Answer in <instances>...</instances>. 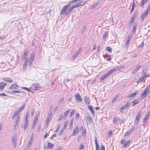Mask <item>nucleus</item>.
Instances as JSON below:
<instances>
[{"label":"nucleus","mask_w":150,"mask_h":150,"mask_svg":"<svg viewBox=\"0 0 150 150\" xmlns=\"http://www.w3.org/2000/svg\"><path fill=\"white\" fill-rule=\"evenodd\" d=\"M33 61V60H31L30 59L29 60V65L30 66H32Z\"/></svg>","instance_id":"51"},{"label":"nucleus","mask_w":150,"mask_h":150,"mask_svg":"<svg viewBox=\"0 0 150 150\" xmlns=\"http://www.w3.org/2000/svg\"><path fill=\"white\" fill-rule=\"evenodd\" d=\"M142 113L141 112H139L136 115V117L135 119V122L137 125L139 123V121L140 120V118L141 116Z\"/></svg>","instance_id":"2"},{"label":"nucleus","mask_w":150,"mask_h":150,"mask_svg":"<svg viewBox=\"0 0 150 150\" xmlns=\"http://www.w3.org/2000/svg\"><path fill=\"white\" fill-rule=\"evenodd\" d=\"M81 50L82 49L80 48L73 55L72 57V58L74 60L81 53Z\"/></svg>","instance_id":"4"},{"label":"nucleus","mask_w":150,"mask_h":150,"mask_svg":"<svg viewBox=\"0 0 150 150\" xmlns=\"http://www.w3.org/2000/svg\"><path fill=\"white\" fill-rule=\"evenodd\" d=\"M150 84L147 87L145 90L144 91H145L146 92H147L149 90V89L150 88Z\"/></svg>","instance_id":"52"},{"label":"nucleus","mask_w":150,"mask_h":150,"mask_svg":"<svg viewBox=\"0 0 150 150\" xmlns=\"http://www.w3.org/2000/svg\"><path fill=\"white\" fill-rule=\"evenodd\" d=\"M75 112V110H73L70 113V117L74 114Z\"/></svg>","instance_id":"57"},{"label":"nucleus","mask_w":150,"mask_h":150,"mask_svg":"<svg viewBox=\"0 0 150 150\" xmlns=\"http://www.w3.org/2000/svg\"><path fill=\"white\" fill-rule=\"evenodd\" d=\"M117 98H118V96H115L113 98V99L112 100V103H114L115 101V100L117 99Z\"/></svg>","instance_id":"49"},{"label":"nucleus","mask_w":150,"mask_h":150,"mask_svg":"<svg viewBox=\"0 0 150 150\" xmlns=\"http://www.w3.org/2000/svg\"><path fill=\"white\" fill-rule=\"evenodd\" d=\"M84 100L86 104H90V99L89 97L85 96L84 97Z\"/></svg>","instance_id":"15"},{"label":"nucleus","mask_w":150,"mask_h":150,"mask_svg":"<svg viewBox=\"0 0 150 150\" xmlns=\"http://www.w3.org/2000/svg\"><path fill=\"white\" fill-rule=\"evenodd\" d=\"M22 89H24V90H26L27 91H30L31 92H32V91H31V90H30L29 88H27V87H22V88H21Z\"/></svg>","instance_id":"40"},{"label":"nucleus","mask_w":150,"mask_h":150,"mask_svg":"<svg viewBox=\"0 0 150 150\" xmlns=\"http://www.w3.org/2000/svg\"><path fill=\"white\" fill-rule=\"evenodd\" d=\"M150 111H149V112H148L147 114L146 115H145V117H146V118H147L148 119V118H149V115H150Z\"/></svg>","instance_id":"50"},{"label":"nucleus","mask_w":150,"mask_h":150,"mask_svg":"<svg viewBox=\"0 0 150 150\" xmlns=\"http://www.w3.org/2000/svg\"><path fill=\"white\" fill-rule=\"evenodd\" d=\"M79 129L78 128L77 126H76L75 128L74 129L72 133V135L73 136H75L77 134L78 132H79Z\"/></svg>","instance_id":"5"},{"label":"nucleus","mask_w":150,"mask_h":150,"mask_svg":"<svg viewBox=\"0 0 150 150\" xmlns=\"http://www.w3.org/2000/svg\"><path fill=\"white\" fill-rule=\"evenodd\" d=\"M74 9L73 7L72 6L69 7L68 9V11L67 12V13H69L70 12L72 11Z\"/></svg>","instance_id":"42"},{"label":"nucleus","mask_w":150,"mask_h":150,"mask_svg":"<svg viewBox=\"0 0 150 150\" xmlns=\"http://www.w3.org/2000/svg\"><path fill=\"white\" fill-rule=\"evenodd\" d=\"M137 24L136 23H134V25L133 26V29L132 30V33L133 34L136 31V28L137 27Z\"/></svg>","instance_id":"24"},{"label":"nucleus","mask_w":150,"mask_h":150,"mask_svg":"<svg viewBox=\"0 0 150 150\" xmlns=\"http://www.w3.org/2000/svg\"><path fill=\"white\" fill-rule=\"evenodd\" d=\"M116 70V68H114L112 69L109 71L107 73H106L104 76H102L101 79L100 81L101 82L104 81L105 79L108 77V76L111 75Z\"/></svg>","instance_id":"1"},{"label":"nucleus","mask_w":150,"mask_h":150,"mask_svg":"<svg viewBox=\"0 0 150 150\" xmlns=\"http://www.w3.org/2000/svg\"><path fill=\"white\" fill-rule=\"evenodd\" d=\"M136 94V93H134L130 94L127 96V98H129L130 97H134Z\"/></svg>","instance_id":"30"},{"label":"nucleus","mask_w":150,"mask_h":150,"mask_svg":"<svg viewBox=\"0 0 150 150\" xmlns=\"http://www.w3.org/2000/svg\"><path fill=\"white\" fill-rule=\"evenodd\" d=\"M48 148V149H50L54 146V145L53 144L50 143L49 142H48L47 144Z\"/></svg>","instance_id":"27"},{"label":"nucleus","mask_w":150,"mask_h":150,"mask_svg":"<svg viewBox=\"0 0 150 150\" xmlns=\"http://www.w3.org/2000/svg\"><path fill=\"white\" fill-rule=\"evenodd\" d=\"M60 125H59L57 127V129H56L55 131V132H58L59 131V128H60Z\"/></svg>","instance_id":"59"},{"label":"nucleus","mask_w":150,"mask_h":150,"mask_svg":"<svg viewBox=\"0 0 150 150\" xmlns=\"http://www.w3.org/2000/svg\"><path fill=\"white\" fill-rule=\"evenodd\" d=\"M7 85V83L4 82H1L0 83V90L2 91L4 88V87Z\"/></svg>","instance_id":"8"},{"label":"nucleus","mask_w":150,"mask_h":150,"mask_svg":"<svg viewBox=\"0 0 150 150\" xmlns=\"http://www.w3.org/2000/svg\"><path fill=\"white\" fill-rule=\"evenodd\" d=\"M82 134V135L84 136H85L86 135V131L85 129H84L83 130Z\"/></svg>","instance_id":"45"},{"label":"nucleus","mask_w":150,"mask_h":150,"mask_svg":"<svg viewBox=\"0 0 150 150\" xmlns=\"http://www.w3.org/2000/svg\"><path fill=\"white\" fill-rule=\"evenodd\" d=\"M134 127L132 128L130 130L127 131L124 134V136L126 137L130 135L132 131L134 130Z\"/></svg>","instance_id":"7"},{"label":"nucleus","mask_w":150,"mask_h":150,"mask_svg":"<svg viewBox=\"0 0 150 150\" xmlns=\"http://www.w3.org/2000/svg\"><path fill=\"white\" fill-rule=\"evenodd\" d=\"M28 60H26L24 62V64L23 65V68L25 69L26 68L27 65L28 64Z\"/></svg>","instance_id":"39"},{"label":"nucleus","mask_w":150,"mask_h":150,"mask_svg":"<svg viewBox=\"0 0 150 150\" xmlns=\"http://www.w3.org/2000/svg\"><path fill=\"white\" fill-rule=\"evenodd\" d=\"M99 4V3L98 2H96L95 3H94L93 5L91 6L90 7L91 9H93L97 6H98Z\"/></svg>","instance_id":"26"},{"label":"nucleus","mask_w":150,"mask_h":150,"mask_svg":"<svg viewBox=\"0 0 150 150\" xmlns=\"http://www.w3.org/2000/svg\"><path fill=\"white\" fill-rule=\"evenodd\" d=\"M144 17H145L142 15L140 17V19L142 20V21H143L144 18Z\"/></svg>","instance_id":"62"},{"label":"nucleus","mask_w":150,"mask_h":150,"mask_svg":"<svg viewBox=\"0 0 150 150\" xmlns=\"http://www.w3.org/2000/svg\"><path fill=\"white\" fill-rule=\"evenodd\" d=\"M84 147V146L83 145V144H81L80 145L79 149H83Z\"/></svg>","instance_id":"56"},{"label":"nucleus","mask_w":150,"mask_h":150,"mask_svg":"<svg viewBox=\"0 0 150 150\" xmlns=\"http://www.w3.org/2000/svg\"><path fill=\"white\" fill-rule=\"evenodd\" d=\"M35 54L34 53H33L31 54V57L30 59L33 60L34 58L35 57Z\"/></svg>","instance_id":"36"},{"label":"nucleus","mask_w":150,"mask_h":150,"mask_svg":"<svg viewBox=\"0 0 150 150\" xmlns=\"http://www.w3.org/2000/svg\"><path fill=\"white\" fill-rule=\"evenodd\" d=\"M145 12H146L147 13H150V4L149 5L148 8Z\"/></svg>","instance_id":"41"},{"label":"nucleus","mask_w":150,"mask_h":150,"mask_svg":"<svg viewBox=\"0 0 150 150\" xmlns=\"http://www.w3.org/2000/svg\"><path fill=\"white\" fill-rule=\"evenodd\" d=\"M74 2H76V1H75V0L72 1L69 4L66 5L65 6H67V8H68V7H69L71 5V4H73Z\"/></svg>","instance_id":"34"},{"label":"nucleus","mask_w":150,"mask_h":150,"mask_svg":"<svg viewBox=\"0 0 150 150\" xmlns=\"http://www.w3.org/2000/svg\"><path fill=\"white\" fill-rule=\"evenodd\" d=\"M147 92L145 91H144L141 95L140 97L141 99H142L145 98L147 96V94H146Z\"/></svg>","instance_id":"17"},{"label":"nucleus","mask_w":150,"mask_h":150,"mask_svg":"<svg viewBox=\"0 0 150 150\" xmlns=\"http://www.w3.org/2000/svg\"><path fill=\"white\" fill-rule=\"evenodd\" d=\"M100 150H105V147L104 145H101L100 146Z\"/></svg>","instance_id":"53"},{"label":"nucleus","mask_w":150,"mask_h":150,"mask_svg":"<svg viewBox=\"0 0 150 150\" xmlns=\"http://www.w3.org/2000/svg\"><path fill=\"white\" fill-rule=\"evenodd\" d=\"M106 50H107V51H108V52H111L112 51V49L111 48L109 47H107L106 48Z\"/></svg>","instance_id":"38"},{"label":"nucleus","mask_w":150,"mask_h":150,"mask_svg":"<svg viewBox=\"0 0 150 150\" xmlns=\"http://www.w3.org/2000/svg\"><path fill=\"white\" fill-rule=\"evenodd\" d=\"M69 111L70 110H68L66 112H65L64 113L63 115L62 116V118H63L64 119H65L69 113Z\"/></svg>","instance_id":"18"},{"label":"nucleus","mask_w":150,"mask_h":150,"mask_svg":"<svg viewBox=\"0 0 150 150\" xmlns=\"http://www.w3.org/2000/svg\"><path fill=\"white\" fill-rule=\"evenodd\" d=\"M88 108L91 111L92 115H95V113L94 110L93 109V106L91 105H88Z\"/></svg>","instance_id":"11"},{"label":"nucleus","mask_w":150,"mask_h":150,"mask_svg":"<svg viewBox=\"0 0 150 150\" xmlns=\"http://www.w3.org/2000/svg\"><path fill=\"white\" fill-rule=\"evenodd\" d=\"M75 100L78 102H81L83 101V99L79 93L74 95Z\"/></svg>","instance_id":"3"},{"label":"nucleus","mask_w":150,"mask_h":150,"mask_svg":"<svg viewBox=\"0 0 150 150\" xmlns=\"http://www.w3.org/2000/svg\"><path fill=\"white\" fill-rule=\"evenodd\" d=\"M144 79L142 77L140 78L139 79V80L138 81V83H141L143 80Z\"/></svg>","instance_id":"55"},{"label":"nucleus","mask_w":150,"mask_h":150,"mask_svg":"<svg viewBox=\"0 0 150 150\" xmlns=\"http://www.w3.org/2000/svg\"><path fill=\"white\" fill-rule=\"evenodd\" d=\"M12 141L14 146H15L16 143V136H14L12 138Z\"/></svg>","instance_id":"20"},{"label":"nucleus","mask_w":150,"mask_h":150,"mask_svg":"<svg viewBox=\"0 0 150 150\" xmlns=\"http://www.w3.org/2000/svg\"><path fill=\"white\" fill-rule=\"evenodd\" d=\"M20 119V117H17V120H16V121L15 122V124L16 125V126L17 127H18V124L19 123Z\"/></svg>","instance_id":"28"},{"label":"nucleus","mask_w":150,"mask_h":150,"mask_svg":"<svg viewBox=\"0 0 150 150\" xmlns=\"http://www.w3.org/2000/svg\"><path fill=\"white\" fill-rule=\"evenodd\" d=\"M18 87V86L16 84H13L11 85L9 88L11 90H14L16 89Z\"/></svg>","instance_id":"12"},{"label":"nucleus","mask_w":150,"mask_h":150,"mask_svg":"<svg viewBox=\"0 0 150 150\" xmlns=\"http://www.w3.org/2000/svg\"><path fill=\"white\" fill-rule=\"evenodd\" d=\"M147 76V75L146 74L144 73L142 77L144 79Z\"/></svg>","instance_id":"63"},{"label":"nucleus","mask_w":150,"mask_h":150,"mask_svg":"<svg viewBox=\"0 0 150 150\" xmlns=\"http://www.w3.org/2000/svg\"><path fill=\"white\" fill-rule=\"evenodd\" d=\"M140 65H139L138 66L136 67L133 70V73H135L137 72L138 70L140 69Z\"/></svg>","instance_id":"29"},{"label":"nucleus","mask_w":150,"mask_h":150,"mask_svg":"<svg viewBox=\"0 0 150 150\" xmlns=\"http://www.w3.org/2000/svg\"><path fill=\"white\" fill-rule=\"evenodd\" d=\"M117 118L116 117H114L113 119V122L114 124H116L117 122Z\"/></svg>","instance_id":"47"},{"label":"nucleus","mask_w":150,"mask_h":150,"mask_svg":"<svg viewBox=\"0 0 150 150\" xmlns=\"http://www.w3.org/2000/svg\"><path fill=\"white\" fill-rule=\"evenodd\" d=\"M131 36L130 35H129L127 38V40L130 42V40L131 39Z\"/></svg>","instance_id":"60"},{"label":"nucleus","mask_w":150,"mask_h":150,"mask_svg":"<svg viewBox=\"0 0 150 150\" xmlns=\"http://www.w3.org/2000/svg\"><path fill=\"white\" fill-rule=\"evenodd\" d=\"M95 142L96 144V150H100L99 145L98 143L96 137H95Z\"/></svg>","instance_id":"19"},{"label":"nucleus","mask_w":150,"mask_h":150,"mask_svg":"<svg viewBox=\"0 0 150 150\" xmlns=\"http://www.w3.org/2000/svg\"><path fill=\"white\" fill-rule=\"evenodd\" d=\"M130 103H127L124 106L125 109H127L130 105Z\"/></svg>","instance_id":"44"},{"label":"nucleus","mask_w":150,"mask_h":150,"mask_svg":"<svg viewBox=\"0 0 150 150\" xmlns=\"http://www.w3.org/2000/svg\"><path fill=\"white\" fill-rule=\"evenodd\" d=\"M40 114L38 113L35 116V118L34 119V120L37 121H38V117H39Z\"/></svg>","instance_id":"33"},{"label":"nucleus","mask_w":150,"mask_h":150,"mask_svg":"<svg viewBox=\"0 0 150 150\" xmlns=\"http://www.w3.org/2000/svg\"><path fill=\"white\" fill-rule=\"evenodd\" d=\"M29 112H27L25 116V119H28L29 117Z\"/></svg>","instance_id":"48"},{"label":"nucleus","mask_w":150,"mask_h":150,"mask_svg":"<svg viewBox=\"0 0 150 150\" xmlns=\"http://www.w3.org/2000/svg\"><path fill=\"white\" fill-rule=\"evenodd\" d=\"M130 142V141H128L127 142H126L125 144H124L123 145V147L124 148H126L127 146L129 144Z\"/></svg>","instance_id":"31"},{"label":"nucleus","mask_w":150,"mask_h":150,"mask_svg":"<svg viewBox=\"0 0 150 150\" xmlns=\"http://www.w3.org/2000/svg\"><path fill=\"white\" fill-rule=\"evenodd\" d=\"M63 132H64V129H63L62 128L61 129V130H60V133H59V135H62V134L63 133Z\"/></svg>","instance_id":"58"},{"label":"nucleus","mask_w":150,"mask_h":150,"mask_svg":"<svg viewBox=\"0 0 150 150\" xmlns=\"http://www.w3.org/2000/svg\"><path fill=\"white\" fill-rule=\"evenodd\" d=\"M130 43V41L127 40L126 42L125 43V47H127V48H128V45Z\"/></svg>","instance_id":"43"},{"label":"nucleus","mask_w":150,"mask_h":150,"mask_svg":"<svg viewBox=\"0 0 150 150\" xmlns=\"http://www.w3.org/2000/svg\"><path fill=\"white\" fill-rule=\"evenodd\" d=\"M25 103H24L21 107L18 110H16L15 111H17V112H18V114H20L21 112L23 110V109H24L25 107Z\"/></svg>","instance_id":"9"},{"label":"nucleus","mask_w":150,"mask_h":150,"mask_svg":"<svg viewBox=\"0 0 150 150\" xmlns=\"http://www.w3.org/2000/svg\"><path fill=\"white\" fill-rule=\"evenodd\" d=\"M64 98H62L61 99H60V100L59 101V102L58 103V104L59 105L60 104V103H62L63 102V101H64Z\"/></svg>","instance_id":"61"},{"label":"nucleus","mask_w":150,"mask_h":150,"mask_svg":"<svg viewBox=\"0 0 150 150\" xmlns=\"http://www.w3.org/2000/svg\"><path fill=\"white\" fill-rule=\"evenodd\" d=\"M87 28V26H84L83 28H82L81 30V33H83L84 31L86 30Z\"/></svg>","instance_id":"32"},{"label":"nucleus","mask_w":150,"mask_h":150,"mask_svg":"<svg viewBox=\"0 0 150 150\" xmlns=\"http://www.w3.org/2000/svg\"><path fill=\"white\" fill-rule=\"evenodd\" d=\"M68 8H67V6H64L62 9V11L61 13V15H64L66 13V11L67 10Z\"/></svg>","instance_id":"13"},{"label":"nucleus","mask_w":150,"mask_h":150,"mask_svg":"<svg viewBox=\"0 0 150 150\" xmlns=\"http://www.w3.org/2000/svg\"><path fill=\"white\" fill-rule=\"evenodd\" d=\"M135 6V2L134 1H133V3L132 7L130 11L131 12H132L134 10V8Z\"/></svg>","instance_id":"37"},{"label":"nucleus","mask_w":150,"mask_h":150,"mask_svg":"<svg viewBox=\"0 0 150 150\" xmlns=\"http://www.w3.org/2000/svg\"><path fill=\"white\" fill-rule=\"evenodd\" d=\"M140 101L137 100H133L132 102V105L133 106H134L136 105L139 103Z\"/></svg>","instance_id":"23"},{"label":"nucleus","mask_w":150,"mask_h":150,"mask_svg":"<svg viewBox=\"0 0 150 150\" xmlns=\"http://www.w3.org/2000/svg\"><path fill=\"white\" fill-rule=\"evenodd\" d=\"M67 122H64V128L65 129H66L67 128Z\"/></svg>","instance_id":"54"},{"label":"nucleus","mask_w":150,"mask_h":150,"mask_svg":"<svg viewBox=\"0 0 150 150\" xmlns=\"http://www.w3.org/2000/svg\"><path fill=\"white\" fill-rule=\"evenodd\" d=\"M86 2L87 1H81L76 4L78 6V7H79L83 5L86 3Z\"/></svg>","instance_id":"14"},{"label":"nucleus","mask_w":150,"mask_h":150,"mask_svg":"<svg viewBox=\"0 0 150 150\" xmlns=\"http://www.w3.org/2000/svg\"><path fill=\"white\" fill-rule=\"evenodd\" d=\"M19 115L17 112V111H15L12 116V119L13 120L16 116H17V117H19Z\"/></svg>","instance_id":"25"},{"label":"nucleus","mask_w":150,"mask_h":150,"mask_svg":"<svg viewBox=\"0 0 150 150\" xmlns=\"http://www.w3.org/2000/svg\"><path fill=\"white\" fill-rule=\"evenodd\" d=\"M86 120L87 124H88V123L90 124L93 122L92 119L90 116L86 117Z\"/></svg>","instance_id":"6"},{"label":"nucleus","mask_w":150,"mask_h":150,"mask_svg":"<svg viewBox=\"0 0 150 150\" xmlns=\"http://www.w3.org/2000/svg\"><path fill=\"white\" fill-rule=\"evenodd\" d=\"M28 52L27 50H25L24 51V53L23 56L22 58L23 59H26L27 55H28Z\"/></svg>","instance_id":"22"},{"label":"nucleus","mask_w":150,"mask_h":150,"mask_svg":"<svg viewBox=\"0 0 150 150\" xmlns=\"http://www.w3.org/2000/svg\"><path fill=\"white\" fill-rule=\"evenodd\" d=\"M52 112H51L50 113H49L47 116V117L51 118L52 117Z\"/></svg>","instance_id":"64"},{"label":"nucleus","mask_w":150,"mask_h":150,"mask_svg":"<svg viewBox=\"0 0 150 150\" xmlns=\"http://www.w3.org/2000/svg\"><path fill=\"white\" fill-rule=\"evenodd\" d=\"M33 137H34V134L33 133H32L31 134V137L28 143V145H31V144L32 142V141H33Z\"/></svg>","instance_id":"21"},{"label":"nucleus","mask_w":150,"mask_h":150,"mask_svg":"<svg viewBox=\"0 0 150 150\" xmlns=\"http://www.w3.org/2000/svg\"><path fill=\"white\" fill-rule=\"evenodd\" d=\"M51 118H50L48 117H47V119H46V123L47 124V126L48 125V123L50 122V121L51 120Z\"/></svg>","instance_id":"35"},{"label":"nucleus","mask_w":150,"mask_h":150,"mask_svg":"<svg viewBox=\"0 0 150 150\" xmlns=\"http://www.w3.org/2000/svg\"><path fill=\"white\" fill-rule=\"evenodd\" d=\"M107 33V32H106L104 33L103 35V39H104V40L106 39Z\"/></svg>","instance_id":"46"},{"label":"nucleus","mask_w":150,"mask_h":150,"mask_svg":"<svg viewBox=\"0 0 150 150\" xmlns=\"http://www.w3.org/2000/svg\"><path fill=\"white\" fill-rule=\"evenodd\" d=\"M3 79L9 83H12L13 81L12 80L9 78L4 77L3 78Z\"/></svg>","instance_id":"16"},{"label":"nucleus","mask_w":150,"mask_h":150,"mask_svg":"<svg viewBox=\"0 0 150 150\" xmlns=\"http://www.w3.org/2000/svg\"><path fill=\"white\" fill-rule=\"evenodd\" d=\"M138 13V12L137 11L134 12V13L133 16L132 17L131 20H130V22L131 23H133L134 22L135 18H136V16L137 15Z\"/></svg>","instance_id":"10"}]
</instances>
